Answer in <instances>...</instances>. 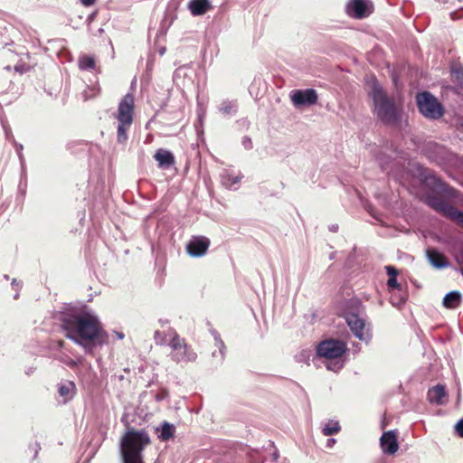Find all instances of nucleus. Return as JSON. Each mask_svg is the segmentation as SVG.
Masks as SVG:
<instances>
[{
  "label": "nucleus",
  "instance_id": "obj_1",
  "mask_svg": "<svg viewBox=\"0 0 463 463\" xmlns=\"http://www.w3.org/2000/svg\"><path fill=\"white\" fill-rule=\"evenodd\" d=\"M61 326L67 338L83 347L88 354H92L97 345L107 342L108 335L94 313L80 311L66 314L61 319Z\"/></svg>",
  "mask_w": 463,
  "mask_h": 463
},
{
  "label": "nucleus",
  "instance_id": "obj_2",
  "mask_svg": "<svg viewBox=\"0 0 463 463\" xmlns=\"http://www.w3.org/2000/svg\"><path fill=\"white\" fill-rule=\"evenodd\" d=\"M149 443L150 438L146 431L128 428L120 441L123 463H144L142 452Z\"/></svg>",
  "mask_w": 463,
  "mask_h": 463
},
{
  "label": "nucleus",
  "instance_id": "obj_3",
  "mask_svg": "<svg viewBox=\"0 0 463 463\" xmlns=\"http://www.w3.org/2000/svg\"><path fill=\"white\" fill-rule=\"evenodd\" d=\"M371 98L373 102V113L385 125H397L401 120V111L392 99L389 98L382 87L374 84Z\"/></svg>",
  "mask_w": 463,
  "mask_h": 463
},
{
  "label": "nucleus",
  "instance_id": "obj_4",
  "mask_svg": "<svg viewBox=\"0 0 463 463\" xmlns=\"http://www.w3.org/2000/svg\"><path fill=\"white\" fill-rule=\"evenodd\" d=\"M135 98L132 93H127L119 101L115 118L118 125L117 128V141L125 144L128 139L129 131L134 120Z\"/></svg>",
  "mask_w": 463,
  "mask_h": 463
},
{
  "label": "nucleus",
  "instance_id": "obj_5",
  "mask_svg": "<svg viewBox=\"0 0 463 463\" xmlns=\"http://www.w3.org/2000/svg\"><path fill=\"white\" fill-rule=\"evenodd\" d=\"M416 102L420 113L428 119H439L444 115L443 105L429 91L418 93Z\"/></svg>",
  "mask_w": 463,
  "mask_h": 463
},
{
  "label": "nucleus",
  "instance_id": "obj_6",
  "mask_svg": "<svg viewBox=\"0 0 463 463\" xmlns=\"http://www.w3.org/2000/svg\"><path fill=\"white\" fill-rule=\"evenodd\" d=\"M425 203L437 213H441L446 218L452 220L463 227V212L455 206L446 203L443 199L436 195H428Z\"/></svg>",
  "mask_w": 463,
  "mask_h": 463
},
{
  "label": "nucleus",
  "instance_id": "obj_7",
  "mask_svg": "<svg viewBox=\"0 0 463 463\" xmlns=\"http://www.w3.org/2000/svg\"><path fill=\"white\" fill-rule=\"evenodd\" d=\"M347 350L345 342L338 339H326L319 343L317 347V354L326 359H336L341 357Z\"/></svg>",
  "mask_w": 463,
  "mask_h": 463
},
{
  "label": "nucleus",
  "instance_id": "obj_8",
  "mask_svg": "<svg viewBox=\"0 0 463 463\" xmlns=\"http://www.w3.org/2000/svg\"><path fill=\"white\" fill-rule=\"evenodd\" d=\"M373 10V5L370 0H349L345 6L347 15L354 19L366 18Z\"/></svg>",
  "mask_w": 463,
  "mask_h": 463
},
{
  "label": "nucleus",
  "instance_id": "obj_9",
  "mask_svg": "<svg viewBox=\"0 0 463 463\" xmlns=\"http://www.w3.org/2000/svg\"><path fill=\"white\" fill-rule=\"evenodd\" d=\"M290 99L295 107L312 106L317 103L318 96L314 89L294 90Z\"/></svg>",
  "mask_w": 463,
  "mask_h": 463
},
{
  "label": "nucleus",
  "instance_id": "obj_10",
  "mask_svg": "<svg viewBox=\"0 0 463 463\" xmlns=\"http://www.w3.org/2000/svg\"><path fill=\"white\" fill-rule=\"evenodd\" d=\"M210 244V240L205 236H193L186 245V251L191 257L200 258L206 254Z\"/></svg>",
  "mask_w": 463,
  "mask_h": 463
},
{
  "label": "nucleus",
  "instance_id": "obj_11",
  "mask_svg": "<svg viewBox=\"0 0 463 463\" xmlns=\"http://www.w3.org/2000/svg\"><path fill=\"white\" fill-rule=\"evenodd\" d=\"M345 321L353 334L361 341L368 342L370 337L364 333V320L355 313H346Z\"/></svg>",
  "mask_w": 463,
  "mask_h": 463
},
{
  "label": "nucleus",
  "instance_id": "obj_12",
  "mask_svg": "<svg viewBox=\"0 0 463 463\" xmlns=\"http://www.w3.org/2000/svg\"><path fill=\"white\" fill-rule=\"evenodd\" d=\"M380 446L384 454L393 455L399 449L395 431L388 430L383 432L380 438Z\"/></svg>",
  "mask_w": 463,
  "mask_h": 463
},
{
  "label": "nucleus",
  "instance_id": "obj_13",
  "mask_svg": "<svg viewBox=\"0 0 463 463\" xmlns=\"http://www.w3.org/2000/svg\"><path fill=\"white\" fill-rule=\"evenodd\" d=\"M171 358L176 363H189L195 361L197 354L192 347L183 345L182 349L172 351Z\"/></svg>",
  "mask_w": 463,
  "mask_h": 463
},
{
  "label": "nucleus",
  "instance_id": "obj_14",
  "mask_svg": "<svg viewBox=\"0 0 463 463\" xmlns=\"http://www.w3.org/2000/svg\"><path fill=\"white\" fill-rule=\"evenodd\" d=\"M447 392L445 386L437 384L428 391L427 398L430 403L442 405L446 402Z\"/></svg>",
  "mask_w": 463,
  "mask_h": 463
},
{
  "label": "nucleus",
  "instance_id": "obj_15",
  "mask_svg": "<svg viewBox=\"0 0 463 463\" xmlns=\"http://www.w3.org/2000/svg\"><path fill=\"white\" fill-rule=\"evenodd\" d=\"M154 157L157 161L158 166L163 169H169L175 163L173 153L163 148L156 150Z\"/></svg>",
  "mask_w": 463,
  "mask_h": 463
},
{
  "label": "nucleus",
  "instance_id": "obj_16",
  "mask_svg": "<svg viewBox=\"0 0 463 463\" xmlns=\"http://www.w3.org/2000/svg\"><path fill=\"white\" fill-rule=\"evenodd\" d=\"M187 7L192 15L200 16L212 8V4L210 0H190Z\"/></svg>",
  "mask_w": 463,
  "mask_h": 463
},
{
  "label": "nucleus",
  "instance_id": "obj_17",
  "mask_svg": "<svg viewBox=\"0 0 463 463\" xmlns=\"http://www.w3.org/2000/svg\"><path fill=\"white\" fill-rule=\"evenodd\" d=\"M427 258L430 263L436 269H444L449 265L445 256L434 249L427 250Z\"/></svg>",
  "mask_w": 463,
  "mask_h": 463
},
{
  "label": "nucleus",
  "instance_id": "obj_18",
  "mask_svg": "<svg viewBox=\"0 0 463 463\" xmlns=\"http://www.w3.org/2000/svg\"><path fill=\"white\" fill-rule=\"evenodd\" d=\"M75 390V383L71 381H66L58 385V393L62 398L64 403L74 397Z\"/></svg>",
  "mask_w": 463,
  "mask_h": 463
},
{
  "label": "nucleus",
  "instance_id": "obj_19",
  "mask_svg": "<svg viewBox=\"0 0 463 463\" xmlns=\"http://www.w3.org/2000/svg\"><path fill=\"white\" fill-rule=\"evenodd\" d=\"M462 300V295L458 290H452L448 292L442 300V304L447 308H456L458 307Z\"/></svg>",
  "mask_w": 463,
  "mask_h": 463
},
{
  "label": "nucleus",
  "instance_id": "obj_20",
  "mask_svg": "<svg viewBox=\"0 0 463 463\" xmlns=\"http://www.w3.org/2000/svg\"><path fill=\"white\" fill-rule=\"evenodd\" d=\"M210 332L214 339L215 345L218 348V353L213 352L212 354L213 357L217 358L219 363H222L225 354V345L222 340L220 334L215 329H211Z\"/></svg>",
  "mask_w": 463,
  "mask_h": 463
},
{
  "label": "nucleus",
  "instance_id": "obj_21",
  "mask_svg": "<svg viewBox=\"0 0 463 463\" xmlns=\"http://www.w3.org/2000/svg\"><path fill=\"white\" fill-rule=\"evenodd\" d=\"M210 332L214 339L215 345L218 348V353L213 352L212 354L213 357L217 358L219 363H222L225 354V345L222 340L220 334L215 329H211Z\"/></svg>",
  "mask_w": 463,
  "mask_h": 463
},
{
  "label": "nucleus",
  "instance_id": "obj_22",
  "mask_svg": "<svg viewBox=\"0 0 463 463\" xmlns=\"http://www.w3.org/2000/svg\"><path fill=\"white\" fill-rule=\"evenodd\" d=\"M242 175H232L228 171H224L221 175V181L223 186L231 190L238 189V184L241 182Z\"/></svg>",
  "mask_w": 463,
  "mask_h": 463
},
{
  "label": "nucleus",
  "instance_id": "obj_23",
  "mask_svg": "<svg viewBox=\"0 0 463 463\" xmlns=\"http://www.w3.org/2000/svg\"><path fill=\"white\" fill-rule=\"evenodd\" d=\"M219 112L224 117H231L237 113L238 111V103L236 100H222L220 104Z\"/></svg>",
  "mask_w": 463,
  "mask_h": 463
},
{
  "label": "nucleus",
  "instance_id": "obj_24",
  "mask_svg": "<svg viewBox=\"0 0 463 463\" xmlns=\"http://www.w3.org/2000/svg\"><path fill=\"white\" fill-rule=\"evenodd\" d=\"M156 430L158 431V438L163 441H167L174 437L175 427L168 421H164L161 428H157Z\"/></svg>",
  "mask_w": 463,
  "mask_h": 463
},
{
  "label": "nucleus",
  "instance_id": "obj_25",
  "mask_svg": "<svg viewBox=\"0 0 463 463\" xmlns=\"http://www.w3.org/2000/svg\"><path fill=\"white\" fill-rule=\"evenodd\" d=\"M436 187L444 194V195L449 199H455L458 197V191L454 187L449 185L445 182L440 179L436 180L435 182Z\"/></svg>",
  "mask_w": 463,
  "mask_h": 463
},
{
  "label": "nucleus",
  "instance_id": "obj_26",
  "mask_svg": "<svg viewBox=\"0 0 463 463\" xmlns=\"http://www.w3.org/2000/svg\"><path fill=\"white\" fill-rule=\"evenodd\" d=\"M408 299V293L403 288L401 291L395 290L391 292L390 302L393 307H401Z\"/></svg>",
  "mask_w": 463,
  "mask_h": 463
},
{
  "label": "nucleus",
  "instance_id": "obj_27",
  "mask_svg": "<svg viewBox=\"0 0 463 463\" xmlns=\"http://www.w3.org/2000/svg\"><path fill=\"white\" fill-rule=\"evenodd\" d=\"M95 59L91 56H81L79 59V67L82 71H90L95 69Z\"/></svg>",
  "mask_w": 463,
  "mask_h": 463
},
{
  "label": "nucleus",
  "instance_id": "obj_28",
  "mask_svg": "<svg viewBox=\"0 0 463 463\" xmlns=\"http://www.w3.org/2000/svg\"><path fill=\"white\" fill-rule=\"evenodd\" d=\"M341 430L340 424L336 420H330L322 430L325 436H332L338 433Z\"/></svg>",
  "mask_w": 463,
  "mask_h": 463
},
{
  "label": "nucleus",
  "instance_id": "obj_29",
  "mask_svg": "<svg viewBox=\"0 0 463 463\" xmlns=\"http://www.w3.org/2000/svg\"><path fill=\"white\" fill-rule=\"evenodd\" d=\"M168 345L171 347L172 351L180 350L183 348V345H187L184 339L181 338L176 332L173 333V336L170 339Z\"/></svg>",
  "mask_w": 463,
  "mask_h": 463
},
{
  "label": "nucleus",
  "instance_id": "obj_30",
  "mask_svg": "<svg viewBox=\"0 0 463 463\" xmlns=\"http://www.w3.org/2000/svg\"><path fill=\"white\" fill-rule=\"evenodd\" d=\"M376 161L378 162L380 167L383 171L388 172L389 167L388 165L391 163V156L388 155H385L383 153H377L375 155Z\"/></svg>",
  "mask_w": 463,
  "mask_h": 463
},
{
  "label": "nucleus",
  "instance_id": "obj_31",
  "mask_svg": "<svg viewBox=\"0 0 463 463\" xmlns=\"http://www.w3.org/2000/svg\"><path fill=\"white\" fill-rule=\"evenodd\" d=\"M99 93V88L98 86H91L83 90L82 97L84 100H89L98 96Z\"/></svg>",
  "mask_w": 463,
  "mask_h": 463
},
{
  "label": "nucleus",
  "instance_id": "obj_32",
  "mask_svg": "<svg viewBox=\"0 0 463 463\" xmlns=\"http://www.w3.org/2000/svg\"><path fill=\"white\" fill-rule=\"evenodd\" d=\"M386 285L390 292L395 290L401 291L402 288V284L398 283L397 278H389Z\"/></svg>",
  "mask_w": 463,
  "mask_h": 463
},
{
  "label": "nucleus",
  "instance_id": "obj_33",
  "mask_svg": "<svg viewBox=\"0 0 463 463\" xmlns=\"http://www.w3.org/2000/svg\"><path fill=\"white\" fill-rule=\"evenodd\" d=\"M67 366H69L71 369H74L78 365L81 364L83 362V357H79L77 359H71L70 357H66L65 359L61 360Z\"/></svg>",
  "mask_w": 463,
  "mask_h": 463
},
{
  "label": "nucleus",
  "instance_id": "obj_34",
  "mask_svg": "<svg viewBox=\"0 0 463 463\" xmlns=\"http://www.w3.org/2000/svg\"><path fill=\"white\" fill-rule=\"evenodd\" d=\"M2 127L5 131V135L7 140H9L11 143H15V139L13 136L11 128L3 120L1 119Z\"/></svg>",
  "mask_w": 463,
  "mask_h": 463
},
{
  "label": "nucleus",
  "instance_id": "obj_35",
  "mask_svg": "<svg viewBox=\"0 0 463 463\" xmlns=\"http://www.w3.org/2000/svg\"><path fill=\"white\" fill-rule=\"evenodd\" d=\"M12 144L14 146L16 154H17L20 163H21V166H22V168H24V156L23 154L24 146L22 144H18L16 141H15V143H12Z\"/></svg>",
  "mask_w": 463,
  "mask_h": 463
},
{
  "label": "nucleus",
  "instance_id": "obj_36",
  "mask_svg": "<svg viewBox=\"0 0 463 463\" xmlns=\"http://www.w3.org/2000/svg\"><path fill=\"white\" fill-rule=\"evenodd\" d=\"M384 269L389 278H397L399 271L395 267L388 265Z\"/></svg>",
  "mask_w": 463,
  "mask_h": 463
},
{
  "label": "nucleus",
  "instance_id": "obj_37",
  "mask_svg": "<svg viewBox=\"0 0 463 463\" xmlns=\"http://www.w3.org/2000/svg\"><path fill=\"white\" fill-rule=\"evenodd\" d=\"M155 341L157 345H165V335L164 336L161 332L156 331L154 335Z\"/></svg>",
  "mask_w": 463,
  "mask_h": 463
},
{
  "label": "nucleus",
  "instance_id": "obj_38",
  "mask_svg": "<svg viewBox=\"0 0 463 463\" xmlns=\"http://www.w3.org/2000/svg\"><path fill=\"white\" fill-rule=\"evenodd\" d=\"M241 144L245 149L250 150L252 148V141L251 138L248 136H244L241 140Z\"/></svg>",
  "mask_w": 463,
  "mask_h": 463
},
{
  "label": "nucleus",
  "instance_id": "obj_39",
  "mask_svg": "<svg viewBox=\"0 0 463 463\" xmlns=\"http://www.w3.org/2000/svg\"><path fill=\"white\" fill-rule=\"evenodd\" d=\"M455 431L457 432V434L460 437V438H463V418L460 419L455 425Z\"/></svg>",
  "mask_w": 463,
  "mask_h": 463
},
{
  "label": "nucleus",
  "instance_id": "obj_40",
  "mask_svg": "<svg viewBox=\"0 0 463 463\" xmlns=\"http://www.w3.org/2000/svg\"><path fill=\"white\" fill-rule=\"evenodd\" d=\"M326 366L328 370L337 371L343 366V364H339L338 362H335V363L329 362L326 364Z\"/></svg>",
  "mask_w": 463,
  "mask_h": 463
},
{
  "label": "nucleus",
  "instance_id": "obj_41",
  "mask_svg": "<svg viewBox=\"0 0 463 463\" xmlns=\"http://www.w3.org/2000/svg\"><path fill=\"white\" fill-rule=\"evenodd\" d=\"M450 17L453 20H458L463 17V8L450 13Z\"/></svg>",
  "mask_w": 463,
  "mask_h": 463
},
{
  "label": "nucleus",
  "instance_id": "obj_42",
  "mask_svg": "<svg viewBox=\"0 0 463 463\" xmlns=\"http://www.w3.org/2000/svg\"><path fill=\"white\" fill-rule=\"evenodd\" d=\"M84 6H91L95 4L96 0H80Z\"/></svg>",
  "mask_w": 463,
  "mask_h": 463
},
{
  "label": "nucleus",
  "instance_id": "obj_43",
  "mask_svg": "<svg viewBox=\"0 0 463 463\" xmlns=\"http://www.w3.org/2000/svg\"><path fill=\"white\" fill-rule=\"evenodd\" d=\"M336 440L334 438H329L326 441V447L332 448L335 444Z\"/></svg>",
  "mask_w": 463,
  "mask_h": 463
},
{
  "label": "nucleus",
  "instance_id": "obj_44",
  "mask_svg": "<svg viewBox=\"0 0 463 463\" xmlns=\"http://www.w3.org/2000/svg\"><path fill=\"white\" fill-rule=\"evenodd\" d=\"M115 335H116V336H117V338H118V339H120V340H121V339H123V338L125 337V335H124V333H122V332L115 331Z\"/></svg>",
  "mask_w": 463,
  "mask_h": 463
},
{
  "label": "nucleus",
  "instance_id": "obj_45",
  "mask_svg": "<svg viewBox=\"0 0 463 463\" xmlns=\"http://www.w3.org/2000/svg\"><path fill=\"white\" fill-rule=\"evenodd\" d=\"M337 230H338V225L337 224H332V225L329 226V231L330 232H335Z\"/></svg>",
  "mask_w": 463,
  "mask_h": 463
},
{
  "label": "nucleus",
  "instance_id": "obj_46",
  "mask_svg": "<svg viewBox=\"0 0 463 463\" xmlns=\"http://www.w3.org/2000/svg\"><path fill=\"white\" fill-rule=\"evenodd\" d=\"M34 371H35V367L30 366V367L25 371V373H26L27 375H30V374H32Z\"/></svg>",
  "mask_w": 463,
  "mask_h": 463
},
{
  "label": "nucleus",
  "instance_id": "obj_47",
  "mask_svg": "<svg viewBox=\"0 0 463 463\" xmlns=\"http://www.w3.org/2000/svg\"><path fill=\"white\" fill-rule=\"evenodd\" d=\"M11 284H12V286H13L14 288H15L16 289H17V288H18V287H19V282L17 281V279H14L12 280V283H11Z\"/></svg>",
  "mask_w": 463,
  "mask_h": 463
},
{
  "label": "nucleus",
  "instance_id": "obj_48",
  "mask_svg": "<svg viewBox=\"0 0 463 463\" xmlns=\"http://www.w3.org/2000/svg\"><path fill=\"white\" fill-rule=\"evenodd\" d=\"M164 397H165V395H164V394H162V395L157 394V395L156 396V401H158V402H159V401L163 400V399H164Z\"/></svg>",
  "mask_w": 463,
  "mask_h": 463
},
{
  "label": "nucleus",
  "instance_id": "obj_49",
  "mask_svg": "<svg viewBox=\"0 0 463 463\" xmlns=\"http://www.w3.org/2000/svg\"><path fill=\"white\" fill-rule=\"evenodd\" d=\"M165 49L160 50V51H159L160 55H163V54L165 53Z\"/></svg>",
  "mask_w": 463,
  "mask_h": 463
},
{
  "label": "nucleus",
  "instance_id": "obj_50",
  "mask_svg": "<svg viewBox=\"0 0 463 463\" xmlns=\"http://www.w3.org/2000/svg\"><path fill=\"white\" fill-rule=\"evenodd\" d=\"M375 148H377V147H376V146H371V152H373V150H374Z\"/></svg>",
  "mask_w": 463,
  "mask_h": 463
},
{
  "label": "nucleus",
  "instance_id": "obj_51",
  "mask_svg": "<svg viewBox=\"0 0 463 463\" xmlns=\"http://www.w3.org/2000/svg\"><path fill=\"white\" fill-rule=\"evenodd\" d=\"M439 2H441V3H448V0H438Z\"/></svg>",
  "mask_w": 463,
  "mask_h": 463
},
{
  "label": "nucleus",
  "instance_id": "obj_52",
  "mask_svg": "<svg viewBox=\"0 0 463 463\" xmlns=\"http://www.w3.org/2000/svg\"><path fill=\"white\" fill-rule=\"evenodd\" d=\"M5 279H9V276H8V275H5Z\"/></svg>",
  "mask_w": 463,
  "mask_h": 463
}]
</instances>
